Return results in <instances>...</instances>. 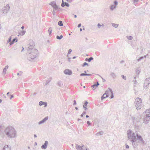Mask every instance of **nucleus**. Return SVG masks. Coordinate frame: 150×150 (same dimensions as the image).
I'll return each mask as SVG.
<instances>
[{"label":"nucleus","mask_w":150,"mask_h":150,"mask_svg":"<svg viewBox=\"0 0 150 150\" xmlns=\"http://www.w3.org/2000/svg\"><path fill=\"white\" fill-rule=\"evenodd\" d=\"M121 77L123 79L125 80H126V76H125L123 75H121Z\"/></svg>","instance_id":"nucleus-51"},{"label":"nucleus","mask_w":150,"mask_h":150,"mask_svg":"<svg viewBox=\"0 0 150 150\" xmlns=\"http://www.w3.org/2000/svg\"><path fill=\"white\" fill-rule=\"evenodd\" d=\"M97 25H98V27L99 28H100V26H101V25L99 23H98V24Z\"/></svg>","instance_id":"nucleus-58"},{"label":"nucleus","mask_w":150,"mask_h":150,"mask_svg":"<svg viewBox=\"0 0 150 150\" xmlns=\"http://www.w3.org/2000/svg\"><path fill=\"white\" fill-rule=\"evenodd\" d=\"M52 79V78L50 77L46 81V83L45 84V85H46L48 84L51 81Z\"/></svg>","instance_id":"nucleus-27"},{"label":"nucleus","mask_w":150,"mask_h":150,"mask_svg":"<svg viewBox=\"0 0 150 150\" xmlns=\"http://www.w3.org/2000/svg\"><path fill=\"white\" fill-rule=\"evenodd\" d=\"M52 29L51 28V27H50L49 29H48V32L49 33V35H50L51 34V33H52Z\"/></svg>","instance_id":"nucleus-35"},{"label":"nucleus","mask_w":150,"mask_h":150,"mask_svg":"<svg viewBox=\"0 0 150 150\" xmlns=\"http://www.w3.org/2000/svg\"><path fill=\"white\" fill-rule=\"evenodd\" d=\"M145 113L146 114L143 119L144 122L145 124L148 123L150 119V111L149 110H146L145 111Z\"/></svg>","instance_id":"nucleus-4"},{"label":"nucleus","mask_w":150,"mask_h":150,"mask_svg":"<svg viewBox=\"0 0 150 150\" xmlns=\"http://www.w3.org/2000/svg\"><path fill=\"white\" fill-rule=\"evenodd\" d=\"M63 37V36L62 35H61L60 36L57 35L56 36V38L58 40H61Z\"/></svg>","instance_id":"nucleus-34"},{"label":"nucleus","mask_w":150,"mask_h":150,"mask_svg":"<svg viewBox=\"0 0 150 150\" xmlns=\"http://www.w3.org/2000/svg\"><path fill=\"white\" fill-rule=\"evenodd\" d=\"M10 96H11V97L10 98V99H11L12 98H13L14 97L13 95H10Z\"/></svg>","instance_id":"nucleus-59"},{"label":"nucleus","mask_w":150,"mask_h":150,"mask_svg":"<svg viewBox=\"0 0 150 150\" xmlns=\"http://www.w3.org/2000/svg\"><path fill=\"white\" fill-rule=\"evenodd\" d=\"M53 3L54 4V6H52V7L53 8L54 10H57L58 9V6L57 5L55 1H53Z\"/></svg>","instance_id":"nucleus-17"},{"label":"nucleus","mask_w":150,"mask_h":150,"mask_svg":"<svg viewBox=\"0 0 150 150\" xmlns=\"http://www.w3.org/2000/svg\"><path fill=\"white\" fill-rule=\"evenodd\" d=\"M61 6L62 7H64L65 6V3L63 2L61 4Z\"/></svg>","instance_id":"nucleus-54"},{"label":"nucleus","mask_w":150,"mask_h":150,"mask_svg":"<svg viewBox=\"0 0 150 150\" xmlns=\"http://www.w3.org/2000/svg\"><path fill=\"white\" fill-rule=\"evenodd\" d=\"M134 103L135 106L137 110L140 109L142 107L143 104L142 100L140 98H136L135 100Z\"/></svg>","instance_id":"nucleus-3"},{"label":"nucleus","mask_w":150,"mask_h":150,"mask_svg":"<svg viewBox=\"0 0 150 150\" xmlns=\"http://www.w3.org/2000/svg\"><path fill=\"white\" fill-rule=\"evenodd\" d=\"M85 148L86 147L83 148V150H89V149H87V148H86L85 149Z\"/></svg>","instance_id":"nucleus-61"},{"label":"nucleus","mask_w":150,"mask_h":150,"mask_svg":"<svg viewBox=\"0 0 150 150\" xmlns=\"http://www.w3.org/2000/svg\"><path fill=\"white\" fill-rule=\"evenodd\" d=\"M111 91V96H110V98H112L114 97V95H113V93L112 91V89L110 90Z\"/></svg>","instance_id":"nucleus-36"},{"label":"nucleus","mask_w":150,"mask_h":150,"mask_svg":"<svg viewBox=\"0 0 150 150\" xmlns=\"http://www.w3.org/2000/svg\"><path fill=\"white\" fill-rule=\"evenodd\" d=\"M103 132L102 131H100V132H97L96 134V135L98 136V134H100V135H102L103 134Z\"/></svg>","instance_id":"nucleus-33"},{"label":"nucleus","mask_w":150,"mask_h":150,"mask_svg":"<svg viewBox=\"0 0 150 150\" xmlns=\"http://www.w3.org/2000/svg\"><path fill=\"white\" fill-rule=\"evenodd\" d=\"M48 117L47 116L46 117H45V118H44L42 120L40 121L39 123L38 124L39 125H41L42 124L44 123H45L47 120H48Z\"/></svg>","instance_id":"nucleus-13"},{"label":"nucleus","mask_w":150,"mask_h":150,"mask_svg":"<svg viewBox=\"0 0 150 150\" xmlns=\"http://www.w3.org/2000/svg\"><path fill=\"white\" fill-rule=\"evenodd\" d=\"M25 31H21L19 32V34L21 36H23L25 34Z\"/></svg>","instance_id":"nucleus-25"},{"label":"nucleus","mask_w":150,"mask_h":150,"mask_svg":"<svg viewBox=\"0 0 150 150\" xmlns=\"http://www.w3.org/2000/svg\"><path fill=\"white\" fill-rule=\"evenodd\" d=\"M35 46V43L33 42H30L29 44V45L28 47L29 50L31 51L35 49H33V47Z\"/></svg>","instance_id":"nucleus-9"},{"label":"nucleus","mask_w":150,"mask_h":150,"mask_svg":"<svg viewBox=\"0 0 150 150\" xmlns=\"http://www.w3.org/2000/svg\"><path fill=\"white\" fill-rule=\"evenodd\" d=\"M55 11L56 10H53L52 11V14L54 16H55V13L56 12Z\"/></svg>","instance_id":"nucleus-52"},{"label":"nucleus","mask_w":150,"mask_h":150,"mask_svg":"<svg viewBox=\"0 0 150 150\" xmlns=\"http://www.w3.org/2000/svg\"><path fill=\"white\" fill-rule=\"evenodd\" d=\"M136 136L137 139L140 141L142 144H145V142L141 136L139 135L137 133Z\"/></svg>","instance_id":"nucleus-7"},{"label":"nucleus","mask_w":150,"mask_h":150,"mask_svg":"<svg viewBox=\"0 0 150 150\" xmlns=\"http://www.w3.org/2000/svg\"><path fill=\"white\" fill-rule=\"evenodd\" d=\"M74 103H73V105H75L76 104V102L75 100H74L73 101Z\"/></svg>","instance_id":"nucleus-56"},{"label":"nucleus","mask_w":150,"mask_h":150,"mask_svg":"<svg viewBox=\"0 0 150 150\" xmlns=\"http://www.w3.org/2000/svg\"><path fill=\"white\" fill-rule=\"evenodd\" d=\"M76 148L77 150H82L83 148L85 147V146L83 145L82 146H81L77 144H76Z\"/></svg>","instance_id":"nucleus-11"},{"label":"nucleus","mask_w":150,"mask_h":150,"mask_svg":"<svg viewBox=\"0 0 150 150\" xmlns=\"http://www.w3.org/2000/svg\"><path fill=\"white\" fill-rule=\"evenodd\" d=\"M143 58H144V57H141L139 59H137V61L138 62H139L141 60L143 59Z\"/></svg>","instance_id":"nucleus-44"},{"label":"nucleus","mask_w":150,"mask_h":150,"mask_svg":"<svg viewBox=\"0 0 150 150\" xmlns=\"http://www.w3.org/2000/svg\"><path fill=\"white\" fill-rule=\"evenodd\" d=\"M47 144H48L47 141H45L44 144H42V146H41V148L42 149H46L47 148Z\"/></svg>","instance_id":"nucleus-12"},{"label":"nucleus","mask_w":150,"mask_h":150,"mask_svg":"<svg viewBox=\"0 0 150 150\" xmlns=\"http://www.w3.org/2000/svg\"><path fill=\"white\" fill-rule=\"evenodd\" d=\"M136 77H135L134 78V79L133 80V82H134L136 85L137 84V81L136 80Z\"/></svg>","instance_id":"nucleus-40"},{"label":"nucleus","mask_w":150,"mask_h":150,"mask_svg":"<svg viewBox=\"0 0 150 150\" xmlns=\"http://www.w3.org/2000/svg\"><path fill=\"white\" fill-rule=\"evenodd\" d=\"M88 104V102L86 100L83 105V107H86L87 105Z\"/></svg>","instance_id":"nucleus-38"},{"label":"nucleus","mask_w":150,"mask_h":150,"mask_svg":"<svg viewBox=\"0 0 150 150\" xmlns=\"http://www.w3.org/2000/svg\"><path fill=\"white\" fill-rule=\"evenodd\" d=\"M114 4L115 6H116L118 4V2L117 1H115L114 2Z\"/></svg>","instance_id":"nucleus-46"},{"label":"nucleus","mask_w":150,"mask_h":150,"mask_svg":"<svg viewBox=\"0 0 150 150\" xmlns=\"http://www.w3.org/2000/svg\"><path fill=\"white\" fill-rule=\"evenodd\" d=\"M65 3V6H67V7H69V4L67 3V2H64Z\"/></svg>","instance_id":"nucleus-50"},{"label":"nucleus","mask_w":150,"mask_h":150,"mask_svg":"<svg viewBox=\"0 0 150 150\" xmlns=\"http://www.w3.org/2000/svg\"><path fill=\"white\" fill-rule=\"evenodd\" d=\"M23 72L22 71H19V73H17V75L18 76V75H20V76H21L22 75V73Z\"/></svg>","instance_id":"nucleus-43"},{"label":"nucleus","mask_w":150,"mask_h":150,"mask_svg":"<svg viewBox=\"0 0 150 150\" xmlns=\"http://www.w3.org/2000/svg\"><path fill=\"white\" fill-rule=\"evenodd\" d=\"M71 58L69 57L68 59V61L69 62L70 61Z\"/></svg>","instance_id":"nucleus-62"},{"label":"nucleus","mask_w":150,"mask_h":150,"mask_svg":"<svg viewBox=\"0 0 150 150\" xmlns=\"http://www.w3.org/2000/svg\"><path fill=\"white\" fill-rule=\"evenodd\" d=\"M131 131H130V133H129V135H130V137H135V136H136V135H135V134L134 133H133L132 135H131Z\"/></svg>","instance_id":"nucleus-39"},{"label":"nucleus","mask_w":150,"mask_h":150,"mask_svg":"<svg viewBox=\"0 0 150 150\" xmlns=\"http://www.w3.org/2000/svg\"><path fill=\"white\" fill-rule=\"evenodd\" d=\"M53 1H52L49 4L50 5H51L52 6H54V3H53Z\"/></svg>","instance_id":"nucleus-48"},{"label":"nucleus","mask_w":150,"mask_h":150,"mask_svg":"<svg viewBox=\"0 0 150 150\" xmlns=\"http://www.w3.org/2000/svg\"><path fill=\"white\" fill-rule=\"evenodd\" d=\"M53 3L54 4V6H52V7L53 8L54 10H57L58 9V6L57 5L55 1H53Z\"/></svg>","instance_id":"nucleus-16"},{"label":"nucleus","mask_w":150,"mask_h":150,"mask_svg":"<svg viewBox=\"0 0 150 150\" xmlns=\"http://www.w3.org/2000/svg\"><path fill=\"white\" fill-rule=\"evenodd\" d=\"M86 65H87L88 66V64L87 63L85 62L83 64V65H82V67H84L85 66H86Z\"/></svg>","instance_id":"nucleus-41"},{"label":"nucleus","mask_w":150,"mask_h":150,"mask_svg":"<svg viewBox=\"0 0 150 150\" xmlns=\"http://www.w3.org/2000/svg\"><path fill=\"white\" fill-rule=\"evenodd\" d=\"M112 26L115 28H117L118 26V24L115 23H112Z\"/></svg>","instance_id":"nucleus-37"},{"label":"nucleus","mask_w":150,"mask_h":150,"mask_svg":"<svg viewBox=\"0 0 150 150\" xmlns=\"http://www.w3.org/2000/svg\"><path fill=\"white\" fill-rule=\"evenodd\" d=\"M80 76H91V74H87L85 73H81L80 74Z\"/></svg>","instance_id":"nucleus-26"},{"label":"nucleus","mask_w":150,"mask_h":150,"mask_svg":"<svg viewBox=\"0 0 150 150\" xmlns=\"http://www.w3.org/2000/svg\"><path fill=\"white\" fill-rule=\"evenodd\" d=\"M39 54L38 51L37 49L33 50L29 53L28 59L29 61H33L39 56Z\"/></svg>","instance_id":"nucleus-2"},{"label":"nucleus","mask_w":150,"mask_h":150,"mask_svg":"<svg viewBox=\"0 0 150 150\" xmlns=\"http://www.w3.org/2000/svg\"><path fill=\"white\" fill-rule=\"evenodd\" d=\"M57 85L61 87L62 86V85H63L61 81H59L58 82Z\"/></svg>","instance_id":"nucleus-28"},{"label":"nucleus","mask_w":150,"mask_h":150,"mask_svg":"<svg viewBox=\"0 0 150 150\" xmlns=\"http://www.w3.org/2000/svg\"><path fill=\"white\" fill-rule=\"evenodd\" d=\"M5 132L6 136L10 138H13L16 137V132L13 127L8 126L5 128L2 125H0V133L3 134Z\"/></svg>","instance_id":"nucleus-1"},{"label":"nucleus","mask_w":150,"mask_h":150,"mask_svg":"<svg viewBox=\"0 0 150 150\" xmlns=\"http://www.w3.org/2000/svg\"><path fill=\"white\" fill-rule=\"evenodd\" d=\"M8 65H7L5 66V68L3 69V71L2 73L3 74H6L7 70L8 69Z\"/></svg>","instance_id":"nucleus-19"},{"label":"nucleus","mask_w":150,"mask_h":150,"mask_svg":"<svg viewBox=\"0 0 150 150\" xmlns=\"http://www.w3.org/2000/svg\"><path fill=\"white\" fill-rule=\"evenodd\" d=\"M128 137L129 139L130 140V141L132 142H136L137 138L136 136L135 137H130L129 133V132L127 134Z\"/></svg>","instance_id":"nucleus-8"},{"label":"nucleus","mask_w":150,"mask_h":150,"mask_svg":"<svg viewBox=\"0 0 150 150\" xmlns=\"http://www.w3.org/2000/svg\"><path fill=\"white\" fill-rule=\"evenodd\" d=\"M93 57H91L89 58H86L85 59V61H86V62H91V61L92 60H93Z\"/></svg>","instance_id":"nucleus-24"},{"label":"nucleus","mask_w":150,"mask_h":150,"mask_svg":"<svg viewBox=\"0 0 150 150\" xmlns=\"http://www.w3.org/2000/svg\"><path fill=\"white\" fill-rule=\"evenodd\" d=\"M132 37L131 36H129L128 38V39L129 40H131L132 39Z\"/></svg>","instance_id":"nucleus-55"},{"label":"nucleus","mask_w":150,"mask_h":150,"mask_svg":"<svg viewBox=\"0 0 150 150\" xmlns=\"http://www.w3.org/2000/svg\"><path fill=\"white\" fill-rule=\"evenodd\" d=\"M140 71L138 69L136 70V74H137L138 75L140 73Z\"/></svg>","instance_id":"nucleus-49"},{"label":"nucleus","mask_w":150,"mask_h":150,"mask_svg":"<svg viewBox=\"0 0 150 150\" xmlns=\"http://www.w3.org/2000/svg\"><path fill=\"white\" fill-rule=\"evenodd\" d=\"M64 73L65 74L69 75H71L72 73L71 71L68 69H65L64 71Z\"/></svg>","instance_id":"nucleus-10"},{"label":"nucleus","mask_w":150,"mask_h":150,"mask_svg":"<svg viewBox=\"0 0 150 150\" xmlns=\"http://www.w3.org/2000/svg\"><path fill=\"white\" fill-rule=\"evenodd\" d=\"M81 23H79L78 25V28H80V27H81Z\"/></svg>","instance_id":"nucleus-60"},{"label":"nucleus","mask_w":150,"mask_h":150,"mask_svg":"<svg viewBox=\"0 0 150 150\" xmlns=\"http://www.w3.org/2000/svg\"><path fill=\"white\" fill-rule=\"evenodd\" d=\"M72 52V50L71 49H69L68 50V54H70ZM67 57H69V56H68V55H67Z\"/></svg>","instance_id":"nucleus-42"},{"label":"nucleus","mask_w":150,"mask_h":150,"mask_svg":"<svg viewBox=\"0 0 150 150\" xmlns=\"http://www.w3.org/2000/svg\"><path fill=\"white\" fill-rule=\"evenodd\" d=\"M10 7L8 5H6L4 8L2 9V12L3 13H7L10 9Z\"/></svg>","instance_id":"nucleus-6"},{"label":"nucleus","mask_w":150,"mask_h":150,"mask_svg":"<svg viewBox=\"0 0 150 150\" xmlns=\"http://www.w3.org/2000/svg\"><path fill=\"white\" fill-rule=\"evenodd\" d=\"M82 113L83 114V115H84L86 114V112L85 111H84Z\"/></svg>","instance_id":"nucleus-63"},{"label":"nucleus","mask_w":150,"mask_h":150,"mask_svg":"<svg viewBox=\"0 0 150 150\" xmlns=\"http://www.w3.org/2000/svg\"><path fill=\"white\" fill-rule=\"evenodd\" d=\"M125 147H126V149H128L129 147V146L128 145H127V144H126Z\"/></svg>","instance_id":"nucleus-57"},{"label":"nucleus","mask_w":150,"mask_h":150,"mask_svg":"<svg viewBox=\"0 0 150 150\" xmlns=\"http://www.w3.org/2000/svg\"><path fill=\"white\" fill-rule=\"evenodd\" d=\"M110 89H112L110 88H108V89L105 91L104 93V95H106V94L107 95H109V93L110 92H111V91L110 90Z\"/></svg>","instance_id":"nucleus-23"},{"label":"nucleus","mask_w":150,"mask_h":150,"mask_svg":"<svg viewBox=\"0 0 150 150\" xmlns=\"http://www.w3.org/2000/svg\"><path fill=\"white\" fill-rule=\"evenodd\" d=\"M58 24L59 26H62L63 25V24L62 23V22L61 21H60L58 22Z\"/></svg>","instance_id":"nucleus-32"},{"label":"nucleus","mask_w":150,"mask_h":150,"mask_svg":"<svg viewBox=\"0 0 150 150\" xmlns=\"http://www.w3.org/2000/svg\"><path fill=\"white\" fill-rule=\"evenodd\" d=\"M110 75L113 79H115L116 77V75L115 73L113 72H111L110 74Z\"/></svg>","instance_id":"nucleus-20"},{"label":"nucleus","mask_w":150,"mask_h":150,"mask_svg":"<svg viewBox=\"0 0 150 150\" xmlns=\"http://www.w3.org/2000/svg\"><path fill=\"white\" fill-rule=\"evenodd\" d=\"M83 108H84L85 110H86L88 109V108H86V107H83Z\"/></svg>","instance_id":"nucleus-64"},{"label":"nucleus","mask_w":150,"mask_h":150,"mask_svg":"<svg viewBox=\"0 0 150 150\" xmlns=\"http://www.w3.org/2000/svg\"><path fill=\"white\" fill-rule=\"evenodd\" d=\"M116 8V6L114 5H112L110 6V9L111 10H113Z\"/></svg>","instance_id":"nucleus-31"},{"label":"nucleus","mask_w":150,"mask_h":150,"mask_svg":"<svg viewBox=\"0 0 150 150\" xmlns=\"http://www.w3.org/2000/svg\"><path fill=\"white\" fill-rule=\"evenodd\" d=\"M8 148L9 149V150H11V147H9V146L8 145H6L5 146L3 149V150H5L6 149V148L8 149Z\"/></svg>","instance_id":"nucleus-30"},{"label":"nucleus","mask_w":150,"mask_h":150,"mask_svg":"<svg viewBox=\"0 0 150 150\" xmlns=\"http://www.w3.org/2000/svg\"><path fill=\"white\" fill-rule=\"evenodd\" d=\"M133 147L134 148H135L137 147L138 145V142H132Z\"/></svg>","instance_id":"nucleus-18"},{"label":"nucleus","mask_w":150,"mask_h":150,"mask_svg":"<svg viewBox=\"0 0 150 150\" xmlns=\"http://www.w3.org/2000/svg\"><path fill=\"white\" fill-rule=\"evenodd\" d=\"M39 104L40 106L44 105V107H46L47 106V103L46 102H43L42 101H40L39 102Z\"/></svg>","instance_id":"nucleus-14"},{"label":"nucleus","mask_w":150,"mask_h":150,"mask_svg":"<svg viewBox=\"0 0 150 150\" xmlns=\"http://www.w3.org/2000/svg\"><path fill=\"white\" fill-rule=\"evenodd\" d=\"M150 83V77L146 78L145 80L144 84V89H147Z\"/></svg>","instance_id":"nucleus-5"},{"label":"nucleus","mask_w":150,"mask_h":150,"mask_svg":"<svg viewBox=\"0 0 150 150\" xmlns=\"http://www.w3.org/2000/svg\"><path fill=\"white\" fill-rule=\"evenodd\" d=\"M53 3L54 4V6H52V7L53 8L54 10H57L58 9V6L57 5L55 1H53Z\"/></svg>","instance_id":"nucleus-15"},{"label":"nucleus","mask_w":150,"mask_h":150,"mask_svg":"<svg viewBox=\"0 0 150 150\" xmlns=\"http://www.w3.org/2000/svg\"><path fill=\"white\" fill-rule=\"evenodd\" d=\"M18 41L17 39L16 38H14L12 41L10 42L9 43L10 45H12L14 42L15 41L16 42H17Z\"/></svg>","instance_id":"nucleus-22"},{"label":"nucleus","mask_w":150,"mask_h":150,"mask_svg":"<svg viewBox=\"0 0 150 150\" xmlns=\"http://www.w3.org/2000/svg\"><path fill=\"white\" fill-rule=\"evenodd\" d=\"M98 75L99 76H100L101 78V79H102V80H103V82H104L105 81V80L100 75H99V74H98Z\"/></svg>","instance_id":"nucleus-53"},{"label":"nucleus","mask_w":150,"mask_h":150,"mask_svg":"<svg viewBox=\"0 0 150 150\" xmlns=\"http://www.w3.org/2000/svg\"><path fill=\"white\" fill-rule=\"evenodd\" d=\"M11 40V37H10L7 41V43L10 42Z\"/></svg>","instance_id":"nucleus-45"},{"label":"nucleus","mask_w":150,"mask_h":150,"mask_svg":"<svg viewBox=\"0 0 150 150\" xmlns=\"http://www.w3.org/2000/svg\"><path fill=\"white\" fill-rule=\"evenodd\" d=\"M109 96V95H105L104 93L101 97V100H102L103 99L108 97Z\"/></svg>","instance_id":"nucleus-29"},{"label":"nucleus","mask_w":150,"mask_h":150,"mask_svg":"<svg viewBox=\"0 0 150 150\" xmlns=\"http://www.w3.org/2000/svg\"><path fill=\"white\" fill-rule=\"evenodd\" d=\"M87 123L88 124V126L91 125V124L90 122L89 121H87Z\"/></svg>","instance_id":"nucleus-47"},{"label":"nucleus","mask_w":150,"mask_h":150,"mask_svg":"<svg viewBox=\"0 0 150 150\" xmlns=\"http://www.w3.org/2000/svg\"><path fill=\"white\" fill-rule=\"evenodd\" d=\"M99 85V83L98 81H97L96 84L95 83L91 86V87L93 88H96V87H98Z\"/></svg>","instance_id":"nucleus-21"}]
</instances>
